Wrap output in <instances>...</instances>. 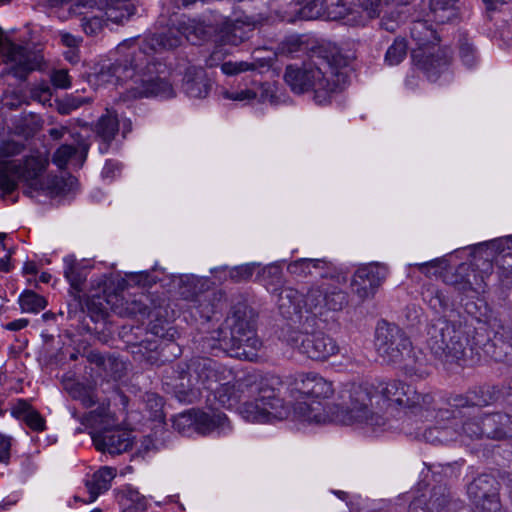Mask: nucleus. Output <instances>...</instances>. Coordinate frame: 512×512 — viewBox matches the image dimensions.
<instances>
[{
	"label": "nucleus",
	"mask_w": 512,
	"mask_h": 512,
	"mask_svg": "<svg viewBox=\"0 0 512 512\" xmlns=\"http://www.w3.org/2000/svg\"><path fill=\"white\" fill-rule=\"evenodd\" d=\"M422 297L435 313L440 314L426 326V345L435 359L460 366L477 363L476 347L473 346L476 328L454 309L449 292L429 285L423 289Z\"/></svg>",
	"instance_id": "obj_1"
},
{
	"label": "nucleus",
	"mask_w": 512,
	"mask_h": 512,
	"mask_svg": "<svg viewBox=\"0 0 512 512\" xmlns=\"http://www.w3.org/2000/svg\"><path fill=\"white\" fill-rule=\"evenodd\" d=\"M214 400L225 408L239 407L242 417L250 422L267 423L288 416L283 400L266 378L258 373H248L230 384V379L210 391Z\"/></svg>",
	"instance_id": "obj_2"
},
{
	"label": "nucleus",
	"mask_w": 512,
	"mask_h": 512,
	"mask_svg": "<svg viewBox=\"0 0 512 512\" xmlns=\"http://www.w3.org/2000/svg\"><path fill=\"white\" fill-rule=\"evenodd\" d=\"M342 62L336 46L320 44L311 49L301 66L288 65L284 80L294 93L313 91L316 103L324 104L331 94L344 88L346 75L337 70Z\"/></svg>",
	"instance_id": "obj_3"
},
{
	"label": "nucleus",
	"mask_w": 512,
	"mask_h": 512,
	"mask_svg": "<svg viewBox=\"0 0 512 512\" xmlns=\"http://www.w3.org/2000/svg\"><path fill=\"white\" fill-rule=\"evenodd\" d=\"M24 144L6 141L0 145V190L2 197L11 194L18 187V179L24 181L30 191H48L52 194L69 192L77 179L71 175L67 178L57 175H44L48 160L41 156L26 157L23 164H16L10 157L20 154Z\"/></svg>",
	"instance_id": "obj_4"
},
{
	"label": "nucleus",
	"mask_w": 512,
	"mask_h": 512,
	"mask_svg": "<svg viewBox=\"0 0 512 512\" xmlns=\"http://www.w3.org/2000/svg\"><path fill=\"white\" fill-rule=\"evenodd\" d=\"M232 378L231 369L208 357H194L165 370L162 378L164 390L180 403L192 404L200 389L211 391Z\"/></svg>",
	"instance_id": "obj_5"
},
{
	"label": "nucleus",
	"mask_w": 512,
	"mask_h": 512,
	"mask_svg": "<svg viewBox=\"0 0 512 512\" xmlns=\"http://www.w3.org/2000/svg\"><path fill=\"white\" fill-rule=\"evenodd\" d=\"M258 313L242 296L232 305L227 324L229 336L221 329L215 331L217 336L205 338L203 349H221L229 356L253 361L258 356L262 341L257 335Z\"/></svg>",
	"instance_id": "obj_6"
},
{
	"label": "nucleus",
	"mask_w": 512,
	"mask_h": 512,
	"mask_svg": "<svg viewBox=\"0 0 512 512\" xmlns=\"http://www.w3.org/2000/svg\"><path fill=\"white\" fill-rule=\"evenodd\" d=\"M402 382L399 380L381 381L373 384H351L342 391V404L337 408L335 421L344 424H366L371 427L383 426L385 418L376 410L373 401L382 397L392 401Z\"/></svg>",
	"instance_id": "obj_7"
},
{
	"label": "nucleus",
	"mask_w": 512,
	"mask_h": 512,
	"mask_svg": "<svg viewBox=\"0 0 512 512\" xmlns=\"http://www.w3.org/2000/svg\"><path fill=\"white\" fill-rule=\"evenodd\" d=\"M198 0H169L168 7L163 8L160 16L162 29L145 36L139 49L147 51V57L150 53H158L173 50L179 47L183 39L195 44L206 35L205 27L195 19L188 18L185 15L178 16L180 8H188Z\"/></svg>",
	"instance_id": "obj_8"
},
{
	"label": "nucleus",
	"mask_w": 512,
	"mask_h": 512,
	"mask_svg": "<svg viewBox=\"0 0 512 512\" xmlns=\"http://www.w3.org/2000/svg\"><path fill=\"white\" fill-rule=\"evenodd\" d=\"M149 60L145 49L134 47L123 60L103 65L96 73V79L99 83L126 84L131 93V85H136L135 80L142 76L145 69H149Z\"/></svg>",
	"instance_id": "obj_9"
},
{
	"label": "nucleus",
	"mask_w": 512,
	"mask_h": 512,
	"mask_svg": "<svg viewBox=\"0 0 512 512\" xmlns=\"http://www.w3.org/2000/svg\"><path fill=\"white\" fill-rule=\"evenodd\" d=\"M283 337L289 346L314 361H326L339 350L336 341L321 331L308 333L289 328Z\"/></svg>",
	"instance_id": "obj_10"
},
{
	"label": "nucleus",
	"mask_w": 512,
	"mask_h": 512,
	"mask_svg": "<svg viewBox=\"0 0 512 512\" xmlns=\"http://www.w3.org/2000/svg\"><path fill=\"white\" fill-rule=\"evenodd\" d=\"M473 346L476 347L477 362L481 353L496 362H504L512 356V320L503 322L490 337L485 328H476Z\"/></svg>",
	"instance_id": "obj_11"
},
{
	"label": "nucleus",
	"mask_w": 512,
	"mask_h": 512,
	"mask_svg": "<svg viewBox=\"0 0 512 512\" xmlns=\"http://www.w3.org/2000/svg\"><path fill=\"white\" fill-rule=\"evenodd\" d=\"M107 304L103 297L93 294L86 301V310L82 306L79 312L69 310V317H77L87 333L93 334L101 343H108L113 337V331L108 320Z\"/></svg>",
	"instance_id": "obj_12"
},
{
	"label": "nucleus",
	"mask_w": 512,
	"mask_h": 512,
	"mask_svg": "<svg viewBox=\"0 0 512 512\" xmlns=\"http://www.w3.org/2000/svg\"><path fill=\"white\" fill-rule=\"evenodd\" d=\"M410 339L397 325L382 321L375 332V347L378 356L386 364L399 363L409 350Z\"/></svg>",
	"instance_id": "obj_13"
},
{
	"label": "nucleus",
	"mask_w": 512,
	"mask_h": 512,
	"mask_svg": "<svg viewBox=\"0 0 512 512\" xmlns=\"http://www.w3.org/2000/svg\"><path fill=\"white\" fill-rule=\"evenodd\" d=\"M500 484L490 474H481L467 486V494L479 512H504L500 501Z\"/></svg>",
	"instance_id": "obj_14"
},
{
	"label": "nucleus",
	"mask_w": 512,
	"mask_h": 512,
	"mask_svg": "<svg viewBox=\"0 0 512 512\" xmlns=\"http://www.w3.org/2000/svg\"><path fill=\"white\" fill-rule=\"evenodd\" d=\"M493 252H487L485 256L484 251L478 252L476 245L473 248V262L462 263L459 265L460 276H466L464 284L460 285L462 294L468 292L481 293L485 291L486 279L492 274L493 264L490 258Z\"/></svg>",
	"instance_id": "obj_15"
},
{
	"label": "nucleus",
	"mask_w": 512,
	"mask_h": 512,
	"mask_svg": "<svg viewBox=\"0 0 512 512\" xmlns=\"http://www.w3.org/2000/svg\"><path fill=\"white\" fill-rule=\"evenodd\" d=\"M6 64H10L9 73L20 80H26L34 70L39 69L43 56L13 42H7L2 47Z\"/></svg>",
	"instance_id": "obj_16"
},
{
	"label": "nucleus",
	"mask_w": 512,
	"mask_h": 512,
	"mask_svg": "<svg viewBox=\"0 0 512 512\" xmlns=\"http://www.w3.org/2000/svg\"><path fill=\"white\" fill-rule=\"evenodd\" d=\"M462 502L453 498L450 490L444 485L434 486L429 496L421 494L414 497L408 512H460Z\"/></svg>",
	"instance_id": "obj_17"
},
{
	"label": "nucleus",
	"mask_w": 512,
	"mask_h": 512,
	"mask_svg": "<svg viewBox=\"0 0 512 512\" xmlns=\"http://www.w3.org/2000/svg\"><path fill=\"white\" fill-rule=\"evenodd\" d=\"M388 275V268L375 262L359 267L351 281L352 292L361 301L373 297Z\"/></svg>",
	"instance_id": "obj_18"
},
{
	"label": "nucleus",
	"mask_w": 512,
	"mask_h": 512,
	"mask_svg": "<svg viewBox=\"0 0 512 512\" xmlns=\"http://www.w3.org/2000/svg\"><path fill=\"white\" fill-rule=\"evenodd\" d=\"M95 448L102 453L119 455L132 447L131 434L117 428H106L92 433Z\"/></svg>",
	"instance_id": "obj_19"
},
{
	"label": "nucleus",
	"mask_w": 512,
	"mask_h": 512,
	"mask_svg": "<svg viewBox=\"0 0 512 512\" xmlns=\"http://www.w3.org/2000/svg\"><path fill=\"white\" fill-rule=\"evenodd\" d=\"M154 64L149 60V69H145L142 76L135 81L136 85H131V94L133 97L161 96L171 98L175 95L172 85L163 78L154 77Z\"/></svg>",
	"instance_id": "obj_20"
},
{
	"label": "nucleus",
	"mask_w": 512,
	"mask_h": 512,
	"mask_svg": "<svg viewBox=\"0 0 512 512\" xmlns=\"http://www.w3.org/2000/svg\"><path fill=\"white\" fill-rule=\"evenodd\" d=\"M412 60L430 81H436L450 63L449 56L440 49L432 53L426 50H414Z\"/></svg>",
	"instance_id": "obj_21"
},
{
	"label": "nucleus",
	"mask_w": 512,
	"mask_h": 512,
	"mask_svg": "<svg viewBox=\"0 0 512 512\" xmlns=\"http://www.w3.org/2000/svg\"><path fill=\"white\" fill-rule=\"evenodd\" d=\"M484 435L487 439L504 440L512 437V415L494 412L482 415Z\"/></svg>",
	"instance_id": "obj_22"
},
{
	"label": "nucleus",
	"mask_w": 512,
	"mask_h": 512,
	"mask_svg": "<svg viewBox=\"0 0 512 512\" xmlns=\"http://www.w3.org/2000/svg\"><path fill=\"white\" fill-rule=\"evenodd\" d=\"M296 389L312 398H328L333 392L332 382L315 373L300 374L296 380Z\"/></svg>",
	"instance_id": "obj_23"
},
{
	"label": "nucleus",
	"mask_w": 512,
	"mask_h": 512,
	"mask_svg": "<svg viewBox=\"0 0 512 512\" xmlns=\"http://www.w3.org/2000/svg\"><path fill=\"white\" fill-rule=\"evenodd\" d=\"M333 4L328 5L327 0H300L293 5V10L284 18L288 22L297 20H315L328 15V10Z\"/></svg>",
	"instance_id": "obj_24"
},
{
	"label": "nucleus",
	"mask_w": 512,
	"mask_h": 512,
	"mask_svg": "<svg viewBox=\"0 0 512 512\" xmlns=\"http://www.w3.org/2000/svg\"><path fill=\"white\" fill-rule=\"evenodd\" d=\"M287 271L297 278H326L330 275V264L323 259L301 258L290 262Z\"/></svg>",
	"instance_id": "obj_25"
},
{
	"label": "nucleus",
	"mask_w": 512,
	"mask_h": 512,
	"mask_svg": "<svg viewBox=\"0 0 512 512\" xmlns=\"http://www.w3.org/2000/svg\"><path fill=\"white\" fill-rule=\"evenodd\" d=\"M183 90L191 98H204L211 89L210 79L201 67H189L183 78Z\"/></svg>",
	"instance_id": "obj_26"
},
{
	"label": "nucleus",
	"mask_w": 512,
	"mask_h": 512,
	"mask_svg": "<svg viewBox=\"0 0 512 512\" xmlns=\"http://www.w3.org/2000/svg\"><path fill=\"white\" fill-rule=\"evenodd\" d=\"M116 476V469L108 466L101 467L92 475L84 480V485L88 491L89 498L85 503L94 502L99 495L109 490L111 481Z\"/></svg>",
	"instance_id": "obj_27"
},
{
	"label": "nucleus",
	"mask_w": 512,
	"mask_h": 512,
	"mask_svg": "<svg viewBox=\"0 0 512 512\" xmlns=\"http://www.w3.org/2000/svg\"><path fill=\"white\" fill-rule=\"evenodd\" d=\"M195 419L194 432L200 435H207L214 430L225 432L231 429L229 419L221 412L209 414L195 409Z\"/></svg>",
	"instance_id": "obj_28"
},
{
	"label": "nucleus",
	"mask_w": 512,
	"mask_h": 512,
	"mask_svg": "<svg viewBox=\"0 0 512 512\" xmlns=\"http://www.w3.org/2000/svg\"><path fill=\"white\" fill-rule=\"evenodd\" d=\"M434 398L429 393L418 392L413 386L402 382L401 389H398L392 402L408 408L420 407L428 409Z\"/></svg>",
	"instance_id": "obj_29"
},
{
	"label": "nucleus",
	"mask_w": 512,
	"mask_h": 512,
	"mask_svg": "<svg viewBox=\"0 0 512 512\" xmlns=\"http://www.w3.org/2000/svg\"><path fill=\"white\" fill-rule=\"evenodd\" d=\"M11 414L36 432H42L46 428L45 419L26 400L19 399L11 408Z\"/></svg>",
	"instance_id": "obj_30"
},
{
	"label": "nucleus",
	"mask_w": 512,
	"mask_h": 512,
	"mask_svg": "<svg viewBox=\"0 0 512 512\" xmlns=\"http://www.w3.org/2000/svg\"><path fill=\"white\" fill-rule=\"evenodd\" d=\"M406 352L403 360L396 364L399 365L408 376H416L419 378L427 376L429 372L427 369L426 355L420 349L412 347L411 342L409 350Z\"/></svg>",
	"instance_id": "obj_31"
},
{
	"label": "nucleus",
	"mask_w": 512,
	"mask_h": 512,
	"mask_svg": "<svg viewBox=\"0 0 512 512\" xmlns=\"http://www.w3.org/2000/svg\"><path fill=\"white\" fill-rule=\"evenodd\" d=\"M304 295L298 290L288 287L284 288L278 298V308L283 317L293 319L302 312Z\"/></svg>",
	"instance_id": "obj_32"
},
{
	"label": "nucleus",
	"mask_w": 512,
	"mask_h": 512,
	"mask_svg": "<svg viewBox=\"0 0 512 512\" xmlns=\"http://www.w3.org/2000/svg\"><path fill=\"white\" fill-rule=\"evenodd\" d=\"M63 273L73 290L83 291L89 270L82 262L77 261L73 256L65 257Z\"/></svg>",
	"instance_id": "obj_33"
},
{
	"label": "nucleus",
	"mask_w": 512,
	"mask_h": 512,
	"mask_svg": "<svg viewBox=\"0 0 512 512\" xmlns=\"http://www.w3.org/2000/svg\"><path fill=\"white\" fill-rule=\"evenodd\" d=\"M410 34L416 45H418L417 50H425V47L439 42L437 32L427 20L413 21L410 27Z\"/></svg>",
	"instance_id": "obj_34"
},
{
	"label": "nucleus",
	"mask_w": 512,
	"mask_h": 512,
	"mask_svg": "<svg viewBox=\"0 0 512 512\" xmlns=\"http://www.w3.org/2000/svg\"><path fill=\"white\" fill-rule=\"evenodd\" d=\"M502 389L497 385L483 384L470 389V402L474 407H486L501 400Z\"/></svg>",
	"instance_id": "obj_35"
},
{
	"label": "nucleus",
	"mask_w": 512,
	"mask_h": 512,
	"mask_svg": "<svg viewBox=\"0 0 512 512\" xmlns=\"http://www.w3.org/2000/svg\"><path fill=\"white\" fill-rule=\"evenodd\" d=\"M119 130V120L115 111L106 110V114L102 115L96 125L95 133L105 143H110Z\"/></svg>",
	"instance_id": "obj_36"
},
{
	"label": "nucleus",
	"mask_w": 512,
	"mask_h": 512,
	"mask_svg": "<svg viewBox=\"0 0 512 512\" xmlns=\"http://www.w3.org/2000/svg\"><path fill=\"white\" fill-rule=\"evenodd\" d=\"M271 67L270 60L267 59H256L252 62L239 61V62H224L221 64V70L226 75H236L245 71H257L263 73L269 70Z\"/></svg>",
	"instance_id": "obj_37"
},
{
	"label": "nucleus",
	"mask_w": 512,
	"mask_h": 512,
	"mask_svg": "<svg viewBox=\"0 0 512 512\" xmlns=\"http://www.w3.org/2000/svg\"><path fill=\"white\" fill-rule=\"evenodd\" d=\"M134 6L132 4H125L123 2H114L105 0L104 9L102 11L103 17L107 21L115 24H124L134 14Z\"/></svg>",
	"instance_id": "obj_38"
},
{
	"label": "nucleus",
	"mask_w": 512,
	"mask_h": 512,
	"mask_svg": "<svg viewBox=\"0 0 512 512\" xmlns=\"http://www.w3.org/2000/svg\"><path fill=\"white\" fill-rule=\"evenodd\" d=\"M476 250L478 252L484 251L485 256H487V252H493V256L490 258L491 264L495 261L503 267L507 265L512 269V252L506 251V248L503 246V241L479 243L476 245Z\"/></svg>",
	"instance_id": "obj_39"
},
{
	"label": "nucleus",
	"mask_w": 512,
	"mask_h": 512,
	"mask_svg": "<svg viewBox=\"0 0 512 512\" xmlns=\"http://www.w3.org/2000/svg\"><path fill=\"white\" fill-rule=\"evenodd\" d=\"M456 0H431L430 11L433 20L439 24L450 22L457 18Z\"/></svg>",
	"instance_id": "obj_40"
},
{
	"label": "nucleus",
	"mask_w": 512,
	"mask_h": 512,
	"mask_svg": "<svg viewBox=\"0 0 512 512\" xmlns=\"http://www.w3.org/2000/svg\"><path fill=\"white\" fill-rule=\"evenodd\" d=\"M295 413L308 422L323 424L327 422L328 416L323 413L321 402L312 403L298 402L295 406Z\"/></svg>",
	"instance_id": "obj_41"
},
{
	"label": "nucleus",
	"mask_w": 512,
	"mask_h": 512,
	"mask_svg": "<svg viewBox=\"0 0 512 512\" xmlns=\"http://www.w3.org/2000/svg\"><path fill=\"white\" fill-rule=\"evenodd\" d=\"M452 409H440L437 412L438 420H456L461 414V408L474 407L470 402V389L465 394H457L450 398Z\"/></svg>",
	"instance_id": "obj_42"
},
{
	"label": "nucleus",
	"mask_w": 512,
	"mask_h": 512,
	"mask_svg": "<svg viewBox=\"0 0 512 512\" xmlns=\"http://www.w3.org/2000/svg\"><path fill=\"white\" fill-rule=\"evenodd\" d=\"M408 44L405 38L396 37L388 47L384 62L389 66L399 65L407 56Z\"/></svg>",
	"instance_id": "obj_43"
},
{
	"label": "nucleus",
	"mask_w": 512,
	"mask_h": 512,
	"mask_svg": "<svg viewBox=\"0 0 512 512\" xmlns=\"http://www.w3.org/2000/svg\"><path fill=\"white\" fill-rule=\"evenodd\" d=\"M348 305V294L338 286L325 288V307L332 311H340Z\"/></svg>",
	"instance_id": "obj_44"
},
{
	"label": "nucleus",
	"mask_w": 512,
	"mask_h": 512,
	"mask_svg": "<svg viewBox=\"0 0 512 512\" xmlns=\"http://www.w3.org/2000/svg\"><path fill=\"white\" fill-rule=\"evenodd\" d=\"M19 304L23 312L38 313L46 307L47 301L32 290H25L19 297Z\"/></svg>",
	"instance_id": "obj_45"
},
{
	"label": "nucleus",
	"mask_w": 512,
	"mask_h": 512,
	"mask_svg": "<svg viewBox=\"0 0 512 512\" xmlns=\"http://www.w3.org/2000/svg\"><path fill=\"white\" fill-rule=\"evenodd\" d=\"M482 427V415L466 419L460 423L461 438L463 440H480L485 438Z\"/></svg>",
	"instance_id": "obj_46"
},
{
	"label": "nucleus",
	"mask_w": 512,
	"mask_h": 512,
	"mask_svg": "<svg viewBox=\"0 0 512 512\" xmlns=\"http://www.w3.org/2000/svg\"><path fill=\"white\" fill-rule=\"evenodd\" d=\"M173 428L180 434L190 436L194 433L195 426V409H189L179 413L171 419Z\"/></svg>",
	"instance_id": "obj_47"
},
{
	"label": "nucleus",
	"mask_w": 512,
	"mask_h": 512,
	"mask_svg": "<svg viewBox=\"0 0 512 512\" xmlns=\"http://www.w3.org/2000/svg\"><path fill=\"white\" fill-rule=\"evenodd\" d=\"M325 307V289L313 286L304 295L303 308L307 312H321Z\"/></svg>",
	"instance_id": "obj_48"
},
{
	"label": "nucleus",
	"mask_w": 512,
	"mask_h": 512,
	"mask_svg": "<svg viewBox=\"0 0 512 512\" xmlns=\"http://www.w3.org/2000/svg\"><path fill=\"white\" fill-rule=\"evenodd\" d=\"M258 266L259 264L257 263H248L231 267L229 269V280L234 283L247 282L251 279Z\"/></svg>",
	"instance_id": "obj_49"
},
{
	"label": "nucleus",
	"mask_w": 512,
	"mask_h": 512,
	"mask_svg": "<svg viewBox=\"0 0 512 512\" xmlns=\"http://www.w3.org/2000/svg\"><path fill=\"white\" fill-rule=\"evenodd\" d=\"M282 49L287 54L294 56L298 53H311V49L315 46L309 47L308 43L302 39L301 36H290L287 37L282 43Z\"/></svg>",
	"instance_id": "obj_50"
},
{
	"label": "nucleus",
	"mask_w": 512,
	"mask_h": 512,
	"mask_svg": "<svg viewBox=\"0 0 512 512\" xmlns=\"http://www.w3.org/2000/svg\"><path fill=\"white\" fill-rule=\"evenodd\" d=\"M85 357L89 363L95 364L97 367L102 368L103 370H107L108 367L112 366H121V361L118 358L114 356L105 358L98 351H89L85 354Z\"/></svg>",
	"instance_id": "obj_51"
},
{
	"label": "nucleus",
	"mask_w": 512,
	"mask_h": 512,
	"mask_svg": "<svg viewBox=\"0 0 512 512\" xmlns=\"http://www.w3.org/2000/svg\"><path fill=\"white\" fill-rule=\"evenodd\" d=\"M256 99L260 103H269L276 105L279 103V97L275 93V87L270 83H261L255 88Z\"/></svg>",
	"instance_id": "obj_52"
},
{
	"label": "nucleus",
	"mask_w": 512,
	"mask_h": 512,
	"mask_svg": "<svg viewBox=\"0 0 512 512\" xmlns=\"http://www.w3.org/2000/svg\"><path fill=\"white\" fill-rule=\"evenodd\" d=\"M459 56L464 65L471 68L477 62L476 50L466 37L459 41Z\"/></svg>",
	"instance_id": "obj_53"
},
{
	"label": "nucleus",
	"mask_w": 512,
	"mask_h": 512,
	"mask_svg": "<svg viewBox=\"0 0 512 512\" xmlns=\"http://www.w3.org/2000/svg\"><path fill=\"white\" fill-rule=\"evenodd\" d=\"M81 26L87 35H96L103 28L104 17L102 12L93 16H84L81 19Z\"/></svg>",
	"instance_id": "obj_54"
},
{
	"label": "nucleus",
	"mask_w": 512,
	"mask_h": 512,
	"mask_svg": "<svg viewBox=\"0 0 512 512\" xmlns=\"http://www.w3.org/2000/svg\"><path fill=\"white\" fill-rule=\"evenodd\" d=\"M85 102V98L71 95L58 102L57 111L61 115H69L72 111L81 107Z\"/></svg>",
	"instance_id": "obj_55"
},
{
	"label": "nucleus",
	"mask_w": 512,
	"mask_h": 512,
	"mask_svg": "<svg viewBox=\"0 0 512 512\" xmlns=\"http://www.w3.org/2000/svg\"><path fill=\"white\" fill-rule=\"evenodd\" d=\"M77 154V149L68 144L60 146L53 156V162L60 168H63L67 162Z\"/></svg>",
	"instance_id": "obj_56"
},
{
	"label": "nucleus",
	"mask_w": 512,
	"mask_h": 512,
	"mask_svg": "<svg viewBox=\"0 0 512 512\" xmlns=\"http://www.w3.org/2000/svg\"><path fill=\"white\" fill-rule=\"evenodd\" d=\"M64 389L68 392V394L75 400H79L86 391H88L91 386L84 385L78 381H75L71 378H65L63 380Z\"/></svg>",
	"instance_id": "obj_57"
},
{
	"label": "nucleus",
	"mask_w": 512,
	"mask_h": 512,
	"mask_svg": "<svg viewBox=\"0 0 512 512\" xmlns=\"http://www.w3.org/2000/svg\"><path fill=\"white\" fill-rule=\"evenodd\" d=\"M105 0H77L71 10L75 14L86 15V10L98 9L100 12L104 9Z\"/></svg>",
	"instance_id": "obj_58"
},
{
	"label": "nucleus",
	"mask_w": 512,
	"mask_h": 512,
	"mask_svg": "<svg viewBox=\"0 0 512 512\" xmlns=\"http://www.w3.org/2000/svg\"><path fill=\"white\" fill-rule=\"evenodd\" d=\"M448 421V425L439 426L441 436L446 438L445 443L455 441L459 437L461 438L460 424L454 419Z\"/></svg>",
	"instance_id": "obj_59"
},
{
	"label": "nucleus",
	"mask_w": 512,
	"mask_h": 512,
	"mask_svg": "<svg viewBox=\"0 0 512 512\" xmlns=\"http://www.w3.org/2000/svg\"><path fill=\"white\" fill-rule=\"evenodd\" d=\"M352 0H337V3L328 10V17L345 18L352 12Z\"/></svg>",
	"instance_id": "obj_60"
},
{
	"label": "nucleus",
	"mask_w": 512,
	"mask_h": 512,
	"mask_svg": "<svg viewBox=\"0 0 512 512\" xmlns=\"http://www.w3.org/2000/svg\"><path fill=\"white\" fill-rule=\"evenodd\" d=\"M224 97L233 101L251 102L256 99L255 89H242L239 91H225Z\"/></svg>",
	"instance_id": "obj_61"
},
{
	"label": "nucleus",
	"mask_w": 512,
	"mask_h": 512,
	"mask_svg": "<svg viewBox=\"0 0 512 512\" xmlns=\"http://www.w3.org/2000/svg\"><path fill=\"white\" fill-rule=\"evenodd\" d=\"M51 82L57 88H69L71 85V81L68 71L65 69L54 70L51 73Z\"/></svg>",
	"instance_id": "obj_62"
},
{
	"label": "nucleus",
	"mask_w": 512,
	"mask_h": 512,
	"mask_svg": "<svg viewBox=\"0 0 512 512\" xmlns=\"http://www.w3.org/2000/svg\"><path fill=\"white\" fill-rule=\"evenodd\" d=\"M145 403L147 408L151 410L154 417H158L163 408V399L157 394L150 393L145 396Z\"/></svg>",
	"instance_id": "obj_63"
},
{
	"label": "nucleus",
	"mask_w": 512,
	"mask_h": 512,
	"mask_svg": "<svg viewBox=\"0 0 512 512\" xmlns=\"http://www.w3.org/2000/svg\"><path fill=\"white\" fill-rule=\"evenodd\" d=\"M466 276H460L459 266L455 269V271L451 274L445 275V283L452 286L455 290L462 293V288L460 285L464 284Z\"/></svg>",
	"instance_id": "obj_64"
}]
</instances>
